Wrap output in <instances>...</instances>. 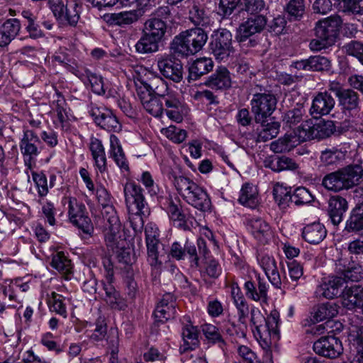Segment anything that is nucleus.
<instances>
[{
  "instance_id": "26",
  "label": "nucleus",
  "mask_w": 363,
  "mask_h": 363,
  "mask_svg": "<svg viewBox=\"0 0 363 363\" xmlns=\"http://www.w3.org/2000/svg\"><path fill=\"white\" fill-rule=\"evenodd\" d=\"M348 208L347 201L340 196H333L328 201V215L333 225H339L343 218V214Z\"/></svg>"
},
{
  "instance_id": "31",
  "label": "nucleus",
  "mask_w": 363,
  "mask_h": 363,
  "mask_svg": "<svg viewBox=\"0 0 363 363\" xmlns=\"http://www.w3.org/2000/svg\"><path fill=\"white\" fill-rule=\"evenodd\" d=\"M264 166L277 172L284 170H296L298 167V164L294 160L286 156L266 157L264 160Z\"/></svg>"
},
{
  "instance_id": "29",
  "label": "nucleus",
  "mask_w": 363,
  "mask_h": 363,
  "mask_svg": "<svg viewBox=\"0 0 363 363\" xmlns=\"http://www.w3.org/2000/svg\"><path fill=\"white\" fill-rule=\"evenodd\" d=\"M183 344L180 345V353L194 350L199 344L197 328L190 322L183 325L182 330Z\"/></svg>"
},
{
  "instance_id": "24",
  "label": "nucleus",
  "mask_w": 363,
  "mask_h": 363,
  "mask_svg": "<svg viewBox=\"0 0 363 363\" xmlns=\"http://www.w3.org/2000/svg\"><path fill=\"white\" fill-rule=\"evenodd\" d=\"M167 213L174 225L181 230H189L186 222V216L184 213L182 205L179 199H169Z\"/></svg>"
},
{
  "instance_id": "64",
  "label": "nucleus",
  "mask_w": 363,
  "mask_h": 363,
  "mask_svg": "<svg viewBox=\"0 0 363 363\" xmlns=\"http://www.w3.org/2000/svg\"><path fill=\"white\" fill-rule=\"evenodd\" d=\"M343 50L349 55L357 57L362 63L363 59V44L356 40H352L343 46Z\"/></svg>"
},
{
  "instance_id": "30",
  "label": "nucleus",
  "mask_w": 363,
  "mask_h": 363,
  "mask_svg": "<svg viewBox=\"0 0 363 363\" xmlns=\"http://www.w3.org/2000/svg\"><path fill=\"white\" fill-rule=\"evenodd\" d=\"M326 235L327 230L325 226L319 222L306 225L302 231V237L304 240L313 245H318L321 242Z\"/></svg>"
},
{
  "instance_id": "55",
  "label": "nucleus",
  "mask_w": 363,
  "mask_h": 363,
  "mask_svg": "<svg viewBox=\"0 0 363 363\" xmlns=\"http://www.w3.org/2000/svg\"><path fill=\"white\" fill-rule=\"evenodd\" d=\"M51 266L62 274L72 273L71 261L65 256L63 252H57L53 255Z\"/></svg>"
},
{
  "instance_id": "21",
  "label": "nucleus",
  "mask_w": 363,
  "mask_h": 363,
  "mask_svg": "<svg viewBox=\"0 0 363 363\" xmlns=\"http://www.w3.org/2000/svg\"><path fill=\"white\" fill-rule=\"evenodd\" d=\"M247 226L254 238L262 244L267 243L272 238L269 225L261 218L248 219Z\"/></svg>"
},
{
  "instance_id": "39",
  "label": "nucleus",
  "mask_w": 363,
  "mask_h": 363,
  "mask_svg": "<svg viewBox=\"0 0 363 363\" xmlns=\"http://www.w3.org/2000/svg\"><path fill=\"white\" fill-rule=\"evenodd\" d=\"M241 5L250 17H267L269 9L266 0H242Z\"/></svg>"
},
{
  "instance_id": "47",
  "label": "nucleus",
  "mask_w": 363,
  "mask_h": 363,
  "mask_svg": "<svg viewBox=\"0 0 363 363\" xmlns=\"http://www.w3.org/2000/svg\"><path fill=\"white\" fill-rule=\"evenodd\" d=\"M338 313L337 306L334 303H327L318 306L313 315V320L320 322L326 319H330Z\"/></svg>"
},
{
  "instance_id": "36",
  "label": "nucleus",
  "mask_w": 363,
  "mask_h": 363,
  "mask_svg": "<svg viewBox=\"0 0 363 363\" xmlns=\"http://www.w3.org/2000/svg\"><path fill=\"white\" fill-rule=\"evenodd\" d=\"M138 96L144 108L155 117L161 116L164 111L163 101L150 94L138 91Z\"/></svg>"
},
{
  "instance_id": "45",
  "label": "nucleus",
  "mask_w": 363,
  "mask_h": 363,
  "mask_svg": "<svg viewBox=\"0 0 363 363\" xmlns=\"http://www.w3.org/2000/svg\"><path fill=\"white\" fill-rule=\"evenodd\" d=\"M53 62L58 63L60 65L63 66L69 72L73 73L78 77H81L82 72L79 69V66L76 61L69 57V56L64 52H56L52 57Z\"/></svg>"
},
{
  "instance_id": "3",
  "label": "nucleus",
  "mask_w": 363,
  "mask_h": 363,
  "mask_svg": "<svg viewBox=\"0 0 363 363\" xmlns=\"http://www.w3.org/2000/svg\"><path fill=\"white\" fill-rule=\"evenodd\" d=\"M342 23V18L338 15H332L317 21L314 28L315 38L309 43L311 50L318 52L333 46L339 36Z\"/></svg>"
},
{
  "instance_id": "6",
  "label": "nucleus",
  "mask_w": 363,
  "mask_h": 363,
  "mask_svg": "<svg viewBox=\"0 0 363 363\" xmlns=\"http://www.w3.org/2000/svg\"><path fill=\"white\" fill-rule=\"evenodd\" d=\"M363 175V169L358 164L349 165L345 168L326 174L322 185L328 191L337 192L357 185Z\"/></svg>"
},
{
  "instance_id": "60",
  "label": "nucleus",
  "mask_w": 363,
  "mask_h": 363,
  "mask_svg": "<svg viewBox=\"0 0 363 363\" xmlns=\"http://www.w3.org/2000/svg\"><path fill=\"white\" fill-rule=\"evenodd\" d=\"M162 133L168 139L175 143H182L186 138V131L177 128L174 125H170L168 128H163Z\"/></svg>"
},
{
  "instance_id": "9",
  "label": "nucleus",
  "mask_w": 363,
  "mask_h": 363,
  "mask_svg": "<svg viewBox=\"0 0 363 363\" xmlns=\"http://www.w3.org/2000/svg\"><path fill=\"white\" fill-rule=\"evenodd\" d=\"M23 137L19 143L21 153L23 156L25 166L32 169L35 165L37 157L40 150L36 143H40L38 135L32 130L23 127Z\"/></svg>"
},
{
  "instance_id": "59",
  "label": "nucleus",
  "mask_w": 363,
  "mask_h": 363,
  "mask_svg": "<svg viewBox=\"0 0 363 363\" xmlns=\"http://www.w3.org/2000/svg\"><path fill=\"white\" fill-rule=\"evenodd\" d=\"M61 19L66 21L72 26H76L79 19L78 4L74 2L67 4Z\"/></svg>"
},
{
  "instance_id": "49",
  "label": "nucleus",
  "mask_w": 363,
  "mask_h": 363,
  "mask_svg": "<svg viewBox=\"0 0 363 363\" xmlns=\"http://www.w3.org/2000/svg\"><path fill=\"white\" fill-rule=\"evenodd\" d=\"M82 76L79 77L85 84L89 83L92 91L98 95L105 94L104 86V80L101 76L91 72L89 69H84V73L82 72Z\"/></svg>"
},
{
  "instance_id": "2",
  "label": "nucleus",
  "mask_w": 363,
  "mask_h": 363,
  "mask_svg": "<svg viewBox=\"0 0 363 363\" xmlns=\"http://www.w3.org/2000/svg\"><path fill=\"white\" fill-rule=\"evenodd\" d=\"M96 198L99 203L103 206L102 216L106 223L105 241L112 250L118 248L121 239V223L113 206L110 205L111 196L104 187L96 189Z\"/></svg>"
},
{
  "instance_id": "28",
  "label": "nucleus",
  "mask_w": 363,
  "mask_h": 363,
  "mask_svg": "<svg viewBox=\"0 0 363 363\" xmlns=\"http://www.w3.org/2000/svg\"><path fill=\"white\" fill-rule=\"evenodd\" d=\"M352 319L349 328V340L356 347L357 355L350 363H363V325H358Z\"/></svg>"
},
{
  "instance_id": "34",
  "label": "nucleus",
  "mask_w": 363,
  "mask_h": 363,
  "mask_svg": "<svg viewBox=\"0 0 363 363\" xmlns=\"http://www.w3.org/2000/svg\"><path fill=\"white\" fill-rule=\"evenodd\" d=\"M213 62L208 57H200L194 60L189 67L188 79L196 81L213 69Z\"/></svg>"
},
{
  "instance_id": "11",
  "label": "nucleus",
  "mask_w": 363,
  "mask_h": 363,
  "mask_svg": "<svg viewBox=\"0 0 363 363\" xmlns=\"http://www.w3.org/2000/svg\"><path fill=\"white\" fill-rule=\"evenodd\" d=\"M143 188L135 182H128L123 186L125 201L128 211L150 213V208L145 198Z\"/></svg>"
},
{
  "instance_id": "16",
  "label": "nucleus",
  "mask_w": 363,
  "mask_h": 363,
  "mask_svg": "<svg viewBox=\"0 0 363 363\" xmlns=\"http://www.w3.org/2000/svg\"><path fill=\"white\" fill-rule=\"evenodd\" d=\"M160 98L163 101L164 111L167 117L177 123L182 122L184 116L186 113V110L177 98V94L170 90Z\"/></svg>"
},
{
  "instance_id": "46",
  "label": "nucleus",
  "mask_w": 363,
  "mask_h": 363,
  "mask_svg": "<svg viewBox=\"0 0 363 363\" xmlns=\"http://www.w3.org/2000/svg\"><path fill=\"white\" fill-rule=\"evenodd\" d=\"M360 296V285L349 287L342 292V304L349 309L359 308V297Z\"/></svg>"
},
{
  "instance_id": "22",
  "label": "nucleus",
  "mask_w": 363,
  "mask_h": 363,
  "mask_svg": "<svg viewBox=\"0 0 363 363\" xmlns=\"http://www.w3.org/2000/svg\"><path fill=\"white\" fill-rule=\"evenodd\" d=\"M331 66V61L328 57L321 55L311 56L295 63V67L297 69L313 72L329 71Z\"/></svg>"
},
{
  "instance_id": "13",
  "label": "nucleus",
  "mask_w": 363,
  "mask_h": 363,
  "mask_svg": "<svg viewBox=\"0 0 363 363\" xmlns=\"http://www.w3.org/2000/svg\"><path fill=\"white\" fill-rule=\"evenodd\" d=\"M68 214L70 221L84 233L90 235L93 232V225L84 204L74 197L69 199Z\"/></svg>"
},
{
  "instance_id": "5",
  "label": "nucleus",
  "mask_w": 363,
  "mask_h": 363,
  "mask_svg": "<svg viewBox=\"0 0 363 363\" xmlns=\"http://www.w3.org/2000/svg\"><path fill=\"white\" fill-rule=\"evenodd\" d=\"M207 40V33L201 28L186 30L174 38L171 50L178 56L187 57L200 51Z\"/></svg>"
},
{
  "instance_id": "48",
  "label": "nucleus",
  "mask_w": 363,
  "mask_h": 363,
  "mask_svg": "<svg viewBox=\"0 0 363 363\" xmlns=\"http://www.w3.org/2000/svg\"><path fill=\"white\" fill-rule=\"evenodd\" d=\"M159 43L157 39L152 38L144 32L143 36L135 44V50L140 54H148L155 52L159 49Z\"/></svg>"
},
{
  "instance_id": "44",
  "label": "nucleus",
  "mask_w": 363,
  "mask_h": 363,
  "mask_svg": "<svg viewBox=\"0 0 363 363\" xmlns=\"http://www.w3.org/2000/svg\"><path fill=\"white\" fill-rule=\"evenodd\" d=\"M189 18L197 26L208 27L211 20L203 5L194 4L189 10Z\"/></svg>"
},
{
  "instance_id": "12",
  "label": "nucleus",
  "mask_w": 363,
  "mask_h": 363,
  "mask_svg": "<svg viewBox=\"0 0 363 363\" xmlns=\"http://www.w3.org/2000/svg\"><path fill=\"white\" fill-rule=\"evenodd\" d=\"M145 234L147 250V262L152 269L157 273L162 264V262L159 260L160 231L155 223H149L145 228Z\"/></svg>"
},
{
  "instance_id": "42",
  "label": "nucleus",
  "mask_w": 363,
  "mask_h": 363,
  "mask_svg": "<svg viewBox=\"0 0 363 363\" xmlns=\"http://www.w3.org/2000/svg\"><path fill=\"white\" fill-rule=\"evenodd\" d=\"M337 99L344 111H355L359 109V96L352 89H346Z\"/></svg>"
},
{
  "instance_id": "63",
  "label": "nucleus",
  "mask_w": 363,
  "mask_h": 363,
  "mask_svg": "<svg viewBox=\"0 0 363 363\" xmlns=\"http://www.w3.org/2000/svg\"><path fill=\"white\" fill-rule=\"evenodd\" d=\"M107 333V325L104 317L99 316L95 322V328L90 338L94 341L102 340Z\"/></svg>"
},
{
  "instance_id": "19",
  "label": "nucleus",
  "mask_w": 363,
  "mask_h": 363,
  "mask_svg": "<svg viewBox=\"0 0 363 363\" xmlns=\"http://www.w3.org/2000/svg\"><path fill=\"white\" fill-rule=\"evenodd\" d=\"M160 73L167 79L174 82H180L183 78V67L180 61L171 57H161L157 60Z\"/></svg>"
},
{
  "instance_id": "58",
  "label": "nucleus",
  "mask_w": 363,
  "mask_h": 363,
  "mask_svg": "<svg viewBox=\"0 0 363 363\" xmlns=\"http://www.w3.org/2000/svg\"><path fill=\"white\" fill-rule=\"evenodd\" d=\"M128 215L130 225L135 234H141L144 228L143 216L149 215V213H142L136 208L135 211H128Z\"/></svg>"
},
{
  "instance_id": "37",
  "label": "nucleus",
  "mask_w": 363,
  "mask_h": 363,
  "mask_svg": "<svg viewBox=\"0 0 363 363\" xmlns=\"http://www.w3.org/2000/svg\"><path fill=\"white\" fill-rule=\"evenodd\" d=\"M345 230L363 236V204L357 205L346 221Z\"/></svg>"
},
{
  "instance_id": "32",
  "label": "nucleus",
  "mask_w": 363,
  "mask_h": 363,
  "mask_svg": "<svg viewBox=\"0 0 363 363\" xmlns=\"http://www.w3.org/2000/svg\"><path fill=\"white\" fill-rule=\"evenodd\" d=\"M89 150L98 171L101 173L106 172L107 169L106 157L101 140L94 137L91 138Z\"/></svg>"
},
{
  "instance_id": "7",
  "label": "nucleus",
  "mask_w": 363,
  "mask_h": 363,
  "mask_svg": "<svg viewBox=\"0 0 363 363\" xmlns=\"http://www.w3.org/2000/svg\"><path fill=\"white\" fill-rule=\"evenodd\" d=\"M197 247L195 244L189 240H186L184 246L179 242H174L172 244L169 255L172 258L177 260L184 259L186 255L188 256L191 267L198 268L199 267L200 257H206L209 253L206 240L199 238L197 239Z\"/></svg>"
},
{
  "instance_id": "33",
  "label": "nucleus",
  "mask_w": 363,
  "mask_h": 363,
  "mask_svg": "<svg viewBox=\"0 0 363 363\" xmlns=\"http://www.w3.org/2000/svg\"><path fill=\"white\" fill-rule=\"evenodd\" d=\"M110 155L122 172L129 171V164L120 140L115 135L110 136Z\"/></svg>"
},
{
  "instance_id": "8",
  "label": "nucleus",
  "mask_w": 363,
  "mask_h": 363,
  "mask_svg": "<svg viewBox=\"0 0 363 363\" xmlns=\"http://www.w3.org/2000/svg\"><path fill=\"white\" fill-rule=\"evenodd\" d=\"M277 100L274 94L270 91L255 93L250 100L252 113L254 114L256 123L269 117L276 109Z\"/></svg>"
},
{
  "instance_id": "52",
  "label": "nucleus",
  "mask_w": 363,
  "mask_h": 363,
  "mask_svg": "<svg viewBox=\"0 0 363 363\" xmlns=\"http://www.w3.org/2000/svg\"><path fill=\"white\" fill-rule=\"evenodd\" d=\"M138 11L133 10L130 11H123L117 13H112L111 16V23L119 26L130 25L139 19Z\"/></svg>"
},
{
  "instance_id": "23",
  "label": "nucleus",
  "mask_w": 363,
  "mask_h": 363,
  "mask_svg": "<svg viewBox=\"0 0 363 363\" xmlns=\"http://www.w3.org/2000/svg\"><path fill=\"white\" fill-rule=\"evenodd\" d=\"M246 296L255 301L267 303L268 299V287L265 281L257 276V284L254 281L249 280L244 284Z\"/></svg>"
},
{
  "instance_id": "61",
  "label": "nucleus",
  "mask_w": 363,
  "mask_h": 363,
  "mask_svg": "<svg viewBox=\"0 0 363 363\" xmlns=\"http://www.w3.org/2000/svg\"><path fill=\"white\" fill-rule=\"evenodd\" d=\"M344 157L343 152L337 149H326L321 152L320 160L325 165L336 164Z\"/></svg>"
},
{
  "instance_id": "54",
  "label": "nucleus",
  "mask_w": 363,
  "mask_h": 363,
  "mask_svg": "<svg viewBox=\"0 0 363 363\" xmlns=\"http://www.w3.org/2000/svg\"><path fill=\"white\" fill-rule=\"evenodd\" d=\"M201 331L209 342L218 344L220 347L225 345V341L216 326L206 323L201 325Z\"/></svg>"
},
{
  "instance_id": "41",
  "label": "nucleus",
  "mask_w": 363,
  "mask_h": 363,
  "mask_svg": "<svg viewBox=\"0 0 363 363\" xmlns=\"http://www.w3.org/2000/svg\"><path fill=\"white\" fill-rule=\"evenodd\" d=\"M144 28V32L160 42L167 31V23L162 19L150 18L145 21Z\"/></svg>"
},
{
  "instance_id": "1",
  "label": "nucleus",
  "mask_w": 363,
  "mask_h": 363,
  "mask_svg": "<svg viewBox=\"0 0 363 363\" xmlns=\"http://www.w3.org/2000/svg\"><path fill=\"white\" fill-rule=\"evenodd\" d=\"M250 323L255 327L254 335L263 349H268L275 345L280 338L279 330V315L276 311H272L265 318L258 308L250 309Z\"/></svg>"
},
{
  "instance_id": "56",
  "label": "nucleus",
  "mask_w": 363,
  "mask_h": 363,
  "mask_svg": "<svg viewBox=\"0 0 363 363\" xmlns=\"http://www.w3.org/2000/svg\"><path fill=\"white\" fill-rule=\"evenodd\" d=\"M336 130L335 123L332 121H319L315 123V139L321 140L330 137Z\"/></svg>"
},
{
  "instance_id": "50",
  "label": "nucleus",
  "mask_w": 363,
  "mask_h": 363,
  "mask_svg": "<svg viewBox=\"0 0 363 363\" xmlns=\"http://www.w3.org/2000/svg\"><path fill=\"white\" fill-rule=\"evenodd\" d=\"M305 113L306 110L303 104L298 103L293 108L284 113L282 116L283 122L284 124L291 128L303 120Z\"/></svg>"
},
{
  "instance_id": "14",
  "label": "nucleus",
  "mask_w": 363,
  "mask_h": 363,
  "mask_svg": "<svg viewBox=\"0 0 363 363\" xmlns=\"http://www.w3.org/2000/svg\"><path fill=\"white\" fill-rule=\"evenodd\" d=\"M89 113L95 123L101 128L108 132H119L121 130V125L111 110L94 106Z\"/></svg>"
},
{
  "instance_id": "38",
  "label": "nucleus",
  "mask_w": 363,
  "mask_h": 363,
  "mask_svg": "<svg viewBox=\"0 0 363 363\" xmlns=\"http://www.w3.org/2000/svg\"><path fill=\"white\" fill-rule=\"evenodd\" d=\"M238 202L246 207L255 208L259 203L257 188L250 183H245L240 189Z\"/></svg>"
},
{
  "instance_id": "27",
  "label": "nucleus",
  "mask_w": 363,
  "mask_h": 363,
  "mask_svg": "<svg viewBox=\"0 0 363 363\" xmlns=\"http://www.w3.org/2000/svg\"><path fill=\"white\" fill-rule=\"evenodd\" d=\"M21 28V23L17 18L6 20L0 27V47L9 45L17 36Z\"/></svg>"
},
{
  "instance_id": "62",
  "label": "nucleus",
  "mask_w": 363,
  "mask_h": 363,
  "mask_svg": "<svg viewBox=\"0 0 363 363\" xmlns=\"http://www.w3.org/2000/svg\"><path fill=\"white\" fill-rule=\"evenodd\" d=\"M294 203L296 206H303L311 203L313 197L310 191L305 187L296 188L293 193Z\"/></svg>"
},
{
  "instance_id": "15",
  "label": "nucleus",
  "mask_w": 363,
  "mask_h": 363,
  "mask_svg": "<svg viewBox=\"0 0 363 363\" xmlns=\"http://www.w3.org/2000/svg\"><path fill=\"white\" fill-rule=\"evenodd\" d=\"M267 23V17H249L239 25L235 39L239 43H243L252 35L260 33L265 28Z\"/></svg>"
},
{
  "instance_id": "10",
  "label": "nucleus",
  "mask_w": 363,
  "mask_h": 363,
  "mask_svg": "<svg viewBox=\"0 0 363 363\" xmlns=\"http://www.w3.org/2000/svg\"><path fill=\"white\" fill-rule=\"evenodd\" d=\"M210 50L217 60H227L234 52L231 33L225 28H220L215 31L211 35Z\"/></svg>"
},
{
  "instance_id": "43",
  "label": "nucleus",
  "mask_w": 363,
  "mask_h": 363,
  "mask_svg": "<svg viewBox=\"0 0 363 363\" xmlns=\"http://www.w3.org/2000/svg\"><path fill=\"white\" fill-rule=\"evenodd\" d=\"M298 144L296 136L290 134H285L284 137L273 141L270 144V150L275 153L289 152Z\"/></svg>"
},
{
  "instance_id": "25",
  "label": "nucleus",
  "mask_w": 363,
  "mask_h": 363,
  "mask_svg": "<svg viewBox=\"0 0 363 363\" xmlns=\"http://www.w3.org/2000/svg\"><path fill=\"white\" fill-rule=\"evenodd\" d=\"M204 84L212 89L224 90L231 86V77L229 71L225 67H219L209 76Z\"/></svg>"
},
{
  "instance_id": "53",
  "label": "nucleus",
  "mask_w": 363,
  "mask_h": 363,
  "mask_svg": "<svg viewBox=\"0 0 363 363\" xmlns=\"http://www.w3.org/2000/svg\"><path fill=\"white\" fill-rule=\"evenodd\" d=\"M304 0H289L284 7V11L290 17L294 20H300L305 13Z\"/></svg>"
},
{
  "instance_id": "17",
  "label": "nucleus",
  "mask_w": 363,
  "mask_h": 363,
  "mask_svg": "<svg viewBox=\"0 0 363 363\" xmlns=\"http://www.w3.org/2000/svg\"><path fill=\"white\" fill-rule=\"evenodd\" d=\"M314 352L328 358L338 357L343 350L340 340L333 335L320 337L313 344Z\"/></svg>"
},
{
  "instance_id": "35",
  "label": "nucleus",
  "mask_w": 363,
  "mask_h": 363,
  "mask_svg": "<svg viewBox=\"0 0 363 363\" xmlns=\"http://www.w3.org/2000/svg\"><path fill=\"white\" fill-rule=\"evenodd\" d=\"M261 124L257 128V142H266L276 138L279 134L280 124L273 119H263L259 122Z\"/></svg>"
},
{
  "instance_id": "51",
  "label": "nucleus",
  "mask_w": 363,
  "mask_h": 363,
  "mask_svg": "<svg viewBox=\"0 0 363 363\" xmlns=\"http://www.w3.org/2000/svg\"><path fill=\"white\" fill-rule=\"evenodd\" d=\"M315 123L312 120H307L297 128L296 130L294 131V135L296 136L299 143L301 141L315 139Z\"/></svg>"
},
{
  "instance_id": "20",
  "label": "nucleus",
  "mask_w": 363,
  "mask_h": 363,
  "mask_svg": "<svg viewBox=\"0 0 363 363\" xmlns=\"http://www.w3.org/2000/svg\"><path fill=\"white\" fill-rule=\"evenodd\" d=\"M175 301L174 296L171 293L163 295L154 311L156 321L164 323L174 318L177 313Z\"/></svg>"
},
{
  "instance_id": "4",
  "label": "nucleus",
  "mask_w": 363,
  "mask_h": 363,
  "mask_svg": "<svg viewBox=\"0 0 363 363\" xmlns=\"http://www.w3.org/2000/svg\"><path fill=\"white\" fill-rule=\"evenodd\" d=\"M173 184L188 204L201 211L210 210L211 202L208 194L193 180L184 176L174 177Z\"/></svg>"
},
{
  "instance_id": "18",
  "label": "nucleus",
  "mask_w": 363,
  "mask_h": 363,
  "mask_svg": "<svg viewBox=\"0 0 363 363\" xmlns=\"http://www.w3.org/2000/svg\"><path fill=\"white\" fill-rule=\"evenodd\" d=\"M335 104L334 98L327 91L318 92L313 99L309 110L313 118L330 114Z\"/></svg>"
},
{
  "instance_id": "57",
  "label": "nucleus",
  "mask_w": 363,
  "mask_h": 363,
  "mask_svg": "<svg viewBox=\"0 0 363 363\" xmlns=\"http://www.w3.org/2000/svg\"><path fill=\"white\" fill-rule=\"evenodd\" d=\"M48 304L50 311L65 318L67 316L66 306L63 303L62 296L55 292H52L51 296L48 298Z\"/></svg>"
},
{
  "instance_id": "40",
  "label": "nucleus",
  "mask_w": 363,
  "mask_h": 363,
  "mask_svg": "<svg viewBox=\"0 0 363 363\" xmlns=\"http://www.w3.org/2000/svg\"><path fill=\"white\" fill-rule=\"evenodd\" d=\"M142 84L147 91L146 94L158 97L162 96L170 91L167 82L159 76H153L142 82Z\"/></svg>"
}]
</instances>
